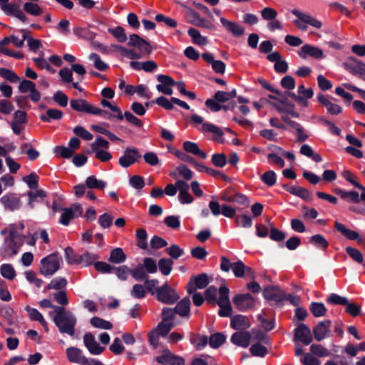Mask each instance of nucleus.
Instances as JSON below:
<instances>
[{
  "label": "nucleus",
  "instance_id": "obj_1",
  "mask_svg": "<svg viewBox=\"0 0 365 365\" xmlns=\"http://www.w3.org/2000/svg\"><path fill=\"white\" fill-rule=\"evenodd\" d=\"M39 305L42 308H51L53 309L55 314L52 319L60 333L67 334L71 336L75 334L77 319L71 311L67 310L64 307L53 304L48 299H43L40 301Z\"/></svg>",
  "mask_w": 365,
  "mask_h": 365
},
{
  "label": "nucleus",
  "instance_id": "obj_2",
  "mask_svg": "<svg viewBox=\"0 0 365 365\" xmlns=\"http://www.w3.org/2000/svg\"><path fill=\"white\" fill-rule=\"evenodd\" d=\"M60 269L59 257L57 252L48 255L40 262L39 272L45 277L53 275Z\"/></svg>",
  "mask_w": 365,
  "mask_h": 365
},
{
  "label": "nucleus",
  "instance_id": "obj_3",
  "mask_svg": "<svg viewBox=\"0 0 365 365\" xmlns=\"http://www.w3.org/2000/svg\"><path fill=\"white\" fill-rule=\"evenodd\" d=\"M155 294L157 299L165 304H174L180 297L177 291L173 289L168 282L157 287Z\"/></svg>",
  "mask_w": 365,
  "mask_h": 365
},
{
  "label": "nucleus",
  "instance_id": "obj_4",
  "mask_svg": "<svg viewBox=\"0 0 365 365\" xmlns=\"http://www.w3.org/2000/svg\"><path fill=\"white\" fill-rule=\"evenodd\" d=\"M68 360L71 363L81 365H104L101 361L95 359H88L83 355L82 350L78 347L70 346L66 350Z\"/></svg>",
  "mask_w": 365,
  "mask_h": 365
},
{
  "label": "nucleus",
  "instance_id": "obj_5",
  "mask_svg": "<svg viewBox=\"0 0 365 365\" xmlns=\"http://www.w3.org/2000/svg\"><path fill=\"white\" fill-rule=\"evenodd\" d=\"M70 106L73 110L78 112H83L96 115L108 114L107 110L96 108L90 104L86 100L82 98L71 99L70 101Z\"/></svg>",
  "mask_w": 365,
  "mask_h": 365
},
{
  "label": "nucleus",
  "instance_id": "obj_6",
  "mask_svg": "<svg viewBox=\"0 0 365 365\" xmlns=\"http://www.w3.org/2000/svg\"><path fill=\"white\" fill-rule=\"evenodd\" d=\"M209 208L213 215L217 216L220 214H222L228 218L234 217L237 210H242L240 208L236 209L234 207L226 204L220 205L219 202L215 200H212L209 202Z\"/></svg>",
  "mask_w": 365,
  "mask_h": 365
},
{
  "label": "nucleus",
  "instance_id": "obj_7",
  "mask_svg": "<svg viewBox=\"0 0 365 365\" xmlns=\"http://www.w3.org/2000/svg\"><path fill=\"white\" fill-rule=\"evenodd\" d=\"M142 155L139 150L135 147H128L125 149L123 155L119 158V165L127 168L138 162Z\"/></svg>",
  "mask_w": 365,
  "mask_h": 365
},
{
  "label": "nucleus",
  "instance_id": "obj_8",
  "mask_svg": "<svg viewBox=\"0 0 365 365\" xmlns=\"http://www.w3.org/2000/svg\"><path fill=\"white\" fill-rule=\"evenodd\" d=\"M361 191L359 195V192L355 190L346 191L341 188H336L334 192L341 199L346 200L349 202L359 203L361 200L365 202V187L361 185L358 188Z\"/></svg>",
  "mask_w": 365,
  "mask_h": 365
},
{
  "label": "nucleus",
  "instance_id": "obj_9",
  "mask_svg": "<svg viewBox=\"0 0 365 365\" xmlns=\"http://www.w3.org/2000/svg\"><path fill=\"white\" fill-rule=\"evenodd\" d=\"M232 302L240 312H246L255 305V299L250 294H238L232 298Z\"/></svg>",
  "mask_w": 365,
  "mask_h": 365
},
{
  "label": "nucleus",
  "instance_id": "obj_10",
  "mask_svg": "<svg viewBox=\"0 0 365 365\" xmlns=\"http://www.w3.org/2000/svg\"><path fill=\"white\" fill-rule=\"evenodd\" d=\"M318 101L324 107H326L327 112L330 115H337L342 112V108L332 101H337V100L331 96H325L323 93H319L317 96Z\"/></svg>",
  "mask_w": 365,
  "mask_h": 365
},
{
  "label": "nucleus",
  "instance_id": "obj_11",
  "mask_svg": "<svg viewBox=\"0 0 365 365\" xmlns=\"http://www.w3.org/2000/svg\"><path fill=\"white\" fill-rule=\"evenodd\" d=\"M128 46L138 48L143 55L149 56L152 53V46L137 34H130Z\"/></svg>",
  "mask_w": 365,
  "mask_h": 365
},
{
  "label": "nucleus",
  "instance_id": "obj_12",
  "mask_svg": "<svg viewBox=\"0 0 365 365\" xmlns=\"http://www.w3.org/2000/svg\"><path fill=\"white\" fill-rule=\"evenodd\" d=\"M156 361L164 365H184L185 359L182 356L173 354L169 349L163 351L161 355L156 357Z\"/></svg>",
  "mask_w": 365,
  "mask_h": 365
},
{
  "label": "nucleus",
  "instance_id": "obj_13",
  "mask_svg": "<svg viewBox=\"0 0 365 365\" xmlns=\"http://www.w3.org/2000/svg\"><path fill=\"white\" fill-rule=\"evenodd\" d=\"M294 341H300L304 345L307 346L313 341V336L308 326L301 323L294 329Z\"/></svg>",
  "mask_w": 365,
  "mask_h": 365
},
{
  "label": "nucleus",
  "instance_id": "obj_14",
  "mask_svg": "<svg viewBox=\"0 0 365 365\" xmlns=\"http://www.w3.org/2000/svg\"><path fill=\"white\" fill-rule=\"evenodd\" d=\"M83 344L88 351L93 355H99L106 349L104 346H100L94 335L91 332H86L83 335Z\"/></svg>",
  "mask_w": 365,
  "mask_h": 365
},
{
  "label": "nucleus",
  "instance_id": "obj_15",
  "mask_svg": "<svg viewBox=\"0 0 365 365\" xmlns=\"http://www.w3.org/2000/svg\"><path fill=\"white\" fill-rule=\"evenodd\" d=\"M344 66L353 75L365 76V63L359 61L355 57H349L348 60L344 63Z\"/></svg>",
  "mask_w": 365,
  "mask_h": 365
},
{
  "label": "nucleus",
  "instance_id": "obj_16",
  "mask_svg": "<svg viewBox=\"0 0 365 365\" xmlns=\"http://www.w3.org/2000/svg\"><path fill=\"white\" fill-rule=\"evenodd\" d=\"M284 292L277 286H267L263 290V297L268 301H273L276 304L283 302Z\"/></svg>",
  "mask_w": 365,
  "mask_h": 365
},
{
  "label": "nucleus",
  "instance_id": "obj_17",
  "mask_svg": "<svg viewBox=\"0 0 365 365\" xmlns=\"http://www.w3.org/2000/svg\"><path fill=\"white\" fill-rule=\"evenodd\" d=\"M298 55L303 59H306L308 56L315 59L324 58V52L320 48L310 44L302 46L298 51Z\"/></svg>",
  "mask_w": 365,
  "mask_h": 365
},
{
  "label": "nucleus",
  "instance_id": "obj_18",
  "mask_svg": "<svg viewBox=\"0 0 365 365\" xmlns=\"http://www.w3.org/2000/svg\"><path fill=\"white\" fill-rule=\"evenodd\" d=\"M0 202L4 205L5 210L14 211L20 209L21 201L15 193H9L0 198Z\"/></svg>",
  "mask_w": 365,
  "mask_h": 365
},
{
  "label": "nucleus",
  "instance_id": "obj_19",
  "mask_svg": "<svg viewBox=\"0 0 365 365\" xmlns=\"http://www.w3.org/2000/svg\"><path fill=\"white\" fill-rule=\"evenodd\" d=\"M157 80L160 84L156 86V88L159 92L163 94L170 96L173 94V89L170 86H173L175 81L169 76L160 74L157 76Z\"/></svg>",
  "mask_w": 365,
  "mask_h": 365
},
{
  "label": "nucleus",
  "instance_id": "obj_20",
  "mask_svg": "<svg viewBox=\"0 0 365 365\" xmlns=\"http://www.w3.org/2000/svg\"><path fill=\"white\" fill-rule=\"evenodd\" d=\"M282 187L290 194L297 196L305 201L311 202L313 200L312 192L307 188L299 186H289L287 184H283Z\"/></svg>",
  "mask_w": 365,
  "mask_h": 365
},
{
  "label": "nucleus",
  "instance_id": "obj_21",
  "mask_svg": "<svg viewBox=\"0 0 365 365\" xmlns=\"http://www.w3.org/2000/svg\"><path fill=\"white\" fill-rule=\"evenodd\" d=\"M1 9L8 16H14L23 23L27 21V17L20 9V6L15 3H9L7 5H2Z\"/></svg>",
  "mask_w": 365,
  "mask_h": 365
},
{
  "label": "nucleus",
  "instance_id": "obj_22",
  "mask_svg": "<svg viewBox=\"0 0 365 365\" xmlns=\"http://www.w3.org/2000/svg\"><path fill=\"white\" fill-rule=\"evenodd\" d=\"M220 21L225 29L234 36L238 37L244 34L245 28L238 23L230 21L224 17H221Z\"/></svg>",
  "mask_w": 365,
  "mask_h": 365
},
{
  "label": "nucleus",
  "instance_id": "obj_23",
  "mask_svg": "<svg viewBox=\"0 0 365 365\" xmlns=\"http://www.w3.org/2000/svg\"><path fill=\"white\" fill-rule=\"evenodd\" d=\"M251 334L249 331H239L235 332L231 336V342L235 345L247 348L249 346Z\"/></svg>",
  "mask_w": 365,
  "mask_h": 365
},
{
  "label": "nucleus",
  "instance_id": "obj_24",
  "mask_svg": "<svg viewBox=\"0 0 365 365\" xmlns=\"http://www.w3.org/2000/svg\"><path fill=\"white\" fill-rule=\"evenodd\" d=\"M331 323L330 320L321 321L313 328V335L317 341H321L326 338Z\"/></svg>",
  "mask_w": 365,
  "mask_h": 365
},
{
  "label": "nucleus",
  "instance_id": "obj_25",
  "mask_svg": "<svg viewBox=\"0 0 365 365\" xmlns=\"http://www.w3.org/2000/svg\"><path fill=\"white\" fill-rule=\"evenodd\" d=\"M130 66L135 70L140 71L143 70L145 72H153L158 68V64L154 61H147L144 62L139 61H130Z\"/></svg>",
  "mask_w": 365,
  "mask_h": 365
},
{
  "label": "nucleus",
  "instance_id": "obj_26",
  "mask_svg": "<svg viewBox=\"0 0 365 365\" xmlns=\"http://www.w3.org/2000/svg\"><path fill=\"white\" fill-rule=\"evenodd\" d=\"M334 227L347 239L350 240H356L358 243L361 242V239L360 238L359 233L356 231L346 228L342 223L335 222Z\"/></svg>",
  "mask_w": 365,
  "mask_h": 365
},
{
  "label": "nucleus",
  "instance_id": "obj_27",
  "mask_svg": "<svg viewBox=\"0 0 365 365\" xmlns=\"http://www.w3.org/2000/svg\"><path fill=\"white\" fill-rule=\"evenodd\" d=\"M230 326L235 330L246 329L250 327V323L245 316L237 314L231 318Z\"/></svg>",
  "mask_w": 365,
  "mask_h": 365
},
{
  "label": "nucleus",
  "instance_id": "obj_28",
  "mask_svg": "<svg viewBox=\"0 0 365 365\" xmlns=\"http://www.w3.org/2000/svg\"><path fill=\"white\" fill-rule=\"evenodd\" d=\"M176 314L182 317H188L190 312V299L186 297L178 302L174 308Z\"/></svg>",
  "mask_w": 365,
  "mask_h": 365
},
{
  "label": "nucleus",
  "instance_id": "obj_29",
  "mask_svg": "<svg viewBox=\"0 0 365 365\" xmlns=\"http://www.w3.org/2000/svg\"><path fill=\"white\" fill-rule=\"evenodd\" d=\"M19 247L20 245L17 244L16 241L5 239L4 244L1 247L0 252L1 254L11 257L17 255L19 252Z\"/></svg>",
  "mask_w": 365,
  "mask_h": 365
},
{
  "label": "nucleus",
  "instance_id": "obj_30",
  "mask_svg": "<svg viewBox=\"0 0 365 365\" xmlns=\"http://www.w3.org/2000/svg\"><path fill=\"white\" fill-rule=\"evenodd\" d=\"M202 132H210L215 134L213 140L219 143H223L224 140L222 139V136L224 135L223 131L217 125L212 124L210 123H203L202 128L200 129Z\"/></svg>",
  "mask_w": 365,
  "mask_h": 365
},
{
  "label": "nucleus",
  "instance_id": "obj_31",
  "mask_svg": "<svg viewBox=\"0 0 365 365\" xmlns=\"http://www.w3.org/2000/svg\"><path fill=\"white\" fill-rule=\"evenodd\" d=\"M63 113L61 110L56 108H48L46 113L41 114L39 118L43 122L50 123L51 120H61Z\"/></svg>",
  "mask_w": 365,
  "mask_h": 365
},
{
  "label": "nucleus",
  "instance_id": "obj_32",
  "mask_svg": "<svg viewBox=\"0 0 365 365\" xmlns=\"http://www.w3.org/2000/svg\"><path fill=\"white\" fill-rule=\"evenodd\" d=\"M111 47L115 50L120 51V54L129 59H140L142 58L143 54L141 53H137L133 49H128L118 44H112Z\"/></svg>",
  "mask_w": 365,
  "mask_h": 365
},
{
  "label": "nucleus",
  "instance_id": "obj_33",
  "mask_svg": "<svg viewBox=\"0 0 365 365\" xmlns=\"http://www.w3.org/2000/svg\"><path fill=\"white\" fill-rule=\"evenodd\" d=\"M108 260L110 263L120 264L126 260V255L121 248L117 247L111 250Z\"/></svg>",
  "mask_w": 365,
  "mask_h": 365
},
{
  "label": "nucleus",
  "instance_id": "obj_34",
  "mask_svg": "<svg viewBox=\"0 0 365 365\" xmlns=\"http://www.w3.org/2000/svg\"><path fill=\"white\" fill-rule=\"evenodd\" d=\"M309 243L318 249L326 250L329 247V242L326 238L320 235L317 234L309 237Z\"/></svg>",
  "mask_w": 365,
  "mask_h": 365
},
{
  "label": "nucleus",
  "instance_id": "obj_35",
  "mask_svg": "<svg viewBox=\"0 0 365 365\" xmlns=\"http://www.w3.org/2000/svg\"><path fill=\"white\" fill-rule=\"evenodd\" d=\"M309 310L312 315L315 317H321L325 316L327 309L322 302H313L309 305Z\"/></svg>",
  "mask_w": 365,
  "mask_h": 365
},
{
  "label": "nucleus",
  "instance_id": "obj_36",
  "mask_svg": "<svg viewBox=\"0 0 365 365\" xmlns=\"http://www.w3.org/2000/svg\"><path fill=\"white\" fill-rule=\"evenodd\" d=\"M187 34L192 38L193 43L200 46H204L207 43V38L201 36L197 29L190 28L187 31Z\"/></svg>",
  "mask_w": 365,
  "mask_h": 365
},
{
  "label": "nucleus",
  "instance_id": "obj_37",
  "mask_svg": "<svg viewBox=\"0 0 365 365\" xmlns=\"http://www.w3.org/2000/svg\"><path fill=\"white\" fill-rule=\"evenodd\" d=\"M226 340V336L220 332H217L213 334H212L209 339V345L212 349H217L220 346H221Z\"/></svg>",
  "mask_w": 365,
  "mask_h": 365
},
{
  "label": "nucleus",
  "instance_id": "obj_38",
  "mask_svg": "<svg viewBox=\"0 0 365 365\" xmlns=\"http://www.w3.org/2000/svg\"><path fill=\"white\" fill-rule=\"evenodd\" d=\"M86 185L89 189L103 190L106 182L102 180H98L95 175H91L86 178Z\"/></svg>",
  "mask_w": 365,
  "mask_h": 365
},
{
  "label": "nucleus",
  "instance_id": "obj_39",
  "mask_svg": "<svg viewBox=\"0 0 365 365\" xmlns=\"http://www.w3.org/2000/svg\"><path fill=\"white\" fill-rule=\"evenodd\" d=\"M98 259H99V256L98 255L92 254L86 251L80 255L78 264H81L84 266H90L91 264L94 265V263L96 262V260Z\"/></svg>",
  "mask_w": 365,
  "mask_h": 365
},
{
  "label": "nucleus",
  "instance_id": "obj_40",
  "mask_svg": "<svg viewBox=\"0 0 365 365\" xmlns=\"http://www.w3.org/2000/svg\"><path fill=\"white\" fill-rule=\"evenodd\" d=\"M91 324L95 327L102 329H111L113 328V324L109 321L105 320L98 317H93L90 319Z\"/></svg>",
  "mask_w": 365,
  "mask_h": 365
},
{
  "label": "nucleus",
  "instance_id": "obj_41",
  "mask_svg": "<svg viewBox=\"0 0 365 365\" xmlns=\"http://www.w3.org/2000/svg\"><path fill=\"white\" fill-rule=\"evenodd\" d=\"M173 261L172 259L162 258L158 261V267L160 272L165 275H169L172 271Z\"/></svg>",
  "mask_w": 365,
  "mask_h": 365
},
{
  "label": "nucleus",
  "instance_id": "obj_42",
  "mask_svg": "<svg viewBox=\"0 0 365 365\" xmlns=\"http://www.w3.org/2000/svg\"><path fill=\"white\" fill-rule=\"evenodd\" d=\"M235 222L237 226L243 228H250L252 226V217L245 214L237 215L235 217Z\"/></svg>",
  "mask_w": 365,
  "mask_h": 365
},
{
  "label": "nucleus",
  "instance_id": "obj_43",
  "mask_svg": "<svg viewBox=\"0 0 365 365\" xmlns=\"http://www.w3.org/2000/svg\"><path fill=\"white\" fill-rule=\"evenodd\" d=\"M108 31L120 43L125 42L127 40L125 29L122 26H118L115 28H109Z\"/></svg>",
  "mask_w": 365,
  "mask_h": 365
},
{
  "label": "nucleus",
  "instance_id": "obj_44",
  "mask_svg": "<svg viewBox=\"0 0 365 365\" xmlns=\"http://www.w3.org/2000/svg\"><path fill=\"white\" fill-rule=\"evenodd\" d=\"M345 250L353 260L359 264H361L365 267L363 255L358 249L352 247H346Z\"/></svg>",
  "mask_w": 365,
  "mask_h": 365
},
{
  "label": "nucleus",
  "instance_id": "obj_45",
  "mask_svg": "<svg viewBox=\"0 0 365 365\" xmlns=\"http://www.w3.org/2000/svg\"><path fill=\"white\" fill-rule=\"evenodd\" d=\"M68 284V282L64 277H56L53 279L51 282L47 285L46 289H56L61 290L65 288Z\"/></svg>",
  "mask_w": 365,
  "mask_h": 365
},
{
  "label": "nucleus",
  "instance_id": "obj_46",
  "mask_svg": "<svg viewBox=\"0 0 365 365\" xmlns=\"http://www.w3.org/2000/svg\"><path fill=\"white\" fill-rule=\"evenodd\" d=\"M269 225L270 226V233H269V237L272 240L275 242H282L283 241L286 235L282 231L279 230V229L273 227L272 223L270 222L269 220H267Z\"/></svg>",
  "mask_w": 365,
  "mask_h": 365
},
{
  "label": "nucleus",
  "instance_id": "obj_47",
  "mask_svg": "<svg viewBox=\"0 0 365 365\" xmlns=\"http://www.w3.org/2000/svg\"><path fill=\"white\" fill-rule=\"evenodd\" d=\"M130 274L137 281H145L148 278V275L141 264H138L135 269H130Z\"/></svg>",
  "mask_w": 365,
  "mask_h": 365
},
{
  "label": "nucleus",
  "instance_id": "obj_48",
  "mask_svg": "<svg viewBox=\"0 0 365 365\" xmlns=\"http://www.w3.org/2000/svg\"><path fill=\"white\" fill-rule=\"evenodd\" d=\"M0 76L13 83L20 81L15 72L6 68H0Z\"/></svg>",
  "mask_w": 365,
  "mask_h": 365
},
{
  "label": "nucleus",
  "instance_id": "obj_49",
  "mask_svg": "<svg viewBox=\"0 0 365 365\" xmlns=\"http://www.w3.org/2000/svg\"><path fill=\"white\" fill-rule=\"evenodd\" d=\"M1 274L3 277L12 280L16 277V272L11 264H3L0 267Z\"/></svg>",
  "mask_w": 365,
  "mask_h": 365
},
{
  "label": "nucleus",
  "instance_id": "obj_50",
  "mask_svg": "<svg viewBox=\"0 0 365 365\" xmlns=\"http://www.w3.org/2000/svg\"><path fill=\"white\" fill-rule=\"evenodd\" d=\"M192 281L195 283V286L197 287V289H204L207 287L209 284L208 276L205 273H202L196 277H191Z\"/></svg>",
  "mask_w": 365,
  "mask_h": 365
},
{
  "label": "nucleus",
  "instance_id": "obj_51",
  "mask_svg": "<svg viewBox=\"0 0 365 365\" xmlns=\"http://www.w3.org/2000/svg\"><path fill=\"white\" fill-rule=\"evenodd\" d=\"M251 354L254 356L264 357L268 352L267 347L257 342L250 348Z\"/></svg>",
  "mask_w": 365,
  "mask_h": 365
},
{
  "label": "nucleus",
  "instance_id": "obj_52",
  "mask_svg": "<svg viewBox=\"0 0 365 365\" xmlns=\"http://www.w3.org/2000/svg\"><path fill=\"white\" fill-rule=\"evenodd\" d=\"M190 341L192 344L195 345V347L197 350H202L204 347L206 346L208 341V338L206 336L197 334L193 338L190 339Z\"/></svg>",
  "mask_w": 365,
  "mask_h": 365
},
{
  "label": "nucleus",
  "instance_id": "obj_53",
  "mask_svg": "<svg viewBox=\"0 0 365 365\" xmlns=\"http://www.w3.org/2000/svg\"><path fill=\"white\" fill-rule=\"evenodd\" d=\"M63 213L61 215L59 223L62 224L63 225L67 226L69 225L70 221L74 218L75 214L73 213V210L71 208H63Z\"/></svg>",
  "mask_w": 365,
  "mask_h": 365
},
{
  "label": "nucleus",
  "instance_id": "obj_54",
  "mask_svg": "<svg viewBox=\"0 0 365 365\" xmlns=\"http://www.w3.org/2000/svg\"><path fill=\"white\" fill-rule=\"evenodd\" d=\"M66 261L71 264H78L80 255L75 253L73 249L67 247L64 249Z\"/></svg>",
  "mask_w": 365,
  "mask_h": 365
},
{
  "label": "nucleus",
  "instance_id": "obj_55",
  "mask_svg": "<svg viewBox=\"0 0 365 365\" xmlns=\"http://www.w3.org/2000/svg\"><path fill=\"white\" fill-rule=\"evenodd\" d=\"M24 10L33 16H40L43 13L42 9L38 4L32 2L25 3Z\"/></svg>",
  "mask_w": 365,
  "mask_h": 365
},
{
  "label": "nucleus",
  "instance_id": "obj_56",
  "mask_svg": "<svg viewBox=\"0 0 365 365\" xmlns=\"http://www.w3.org/2000/svg\"><path fill=\"white\" fill-rule=\"evenodd\" d=\"M91 148L93 153H95L96 158L102 162H107L112 158L111 154L104 150L96 148V146L91 145Z\"/></svg>",
  "mask_w": 365,
  "mask_h": 365
},
{
  "label": "nucleus",
  "instance_id": "obj_57",
  "mask_svg": "<svg viewBox=\"0 0 365 365\" xmlns=\"http://www.w3.org/2000/svg\"><path fill=\"white\" fill-rule=\"evenodd\" d=\"M27 195L29 197L28 205L31 208L33 209L34 207V202L36 200L38 197L43 199L45 197H46V193L43 190H38L36 192L29 191L27 192Z\"/></svg>",
  "mask_w": 365,
  "mask_h": 365
},
{
  "label": "nucleus",
  "instance_id": "obj_58",
  "mask_svg": "<svg viewBox=\"0 0 365 365\" xmlns=\"http://www.w3.org/2000/svg\"><path fill=\"white\" fill-rule=\"evenodd\" d=\"M39 178L35 173H31L29 175L23 178V180L28 185L29 187L31 190H36L38 187Z\"/></svg>",
  "mask_w": 365,
  "mask_h": 365
},
{
  "label": "nucleus",
  "instance_id": "obj_59",
  "mask_svg": "<svg viewBox=\"0 0 365 365\" xmlns=\"http://www.w3.org/2000/svg\"><path fill=\"white\" fill-rule=\"evenodd\" d=\"M211 162L215 167L223 168L227 163L226 155L224 153H214Z\"/></svg>",
  "mask_w": 365,
  "mask_h": 365
},
{
  "label": "nucleus",
  "instance_id": "obj_60",
  "mask_svg": "<svg viewBox=\"0 0 365 365\" xmlns=\"http://www.w3.org/2000/svg\"><path fill=\"white\" fill-rule=\"evenodd\" d=\"M95 269L103 274H109L114 271L115 266L110 265L105 262L98 261L94 263Z\"/></svg>",
  "mask_w": 365,
  "mask_h": 365
},
{
  "label": "nucleus",
  "instance_id": "obj_61",
  "mask_svg": "<svg viewBox=\"0 0 365 365\" xmlns=\"http://www.w3.org/2000/svg\"><path fill=\"white\" fill-rule=\"evenodd\" d=\"M310 351L313 355L319 357L328 356L329 351L328 349L322 346L321 344H314L310 346Z\"/></svg>",
  "mask_w": 365,
  "mask_h": 365
},
{
  "label": "nucleus",
  "instance_id": "obj_62",
  "mask_svg": "<svg viewBox=\"0 0 365 365\" xmlns=\"http://www.w3.org/2000/svg\"><path fill=\"white\" fill-rule=\"evenodd\" d=\"M217 288L212 285L205 291V298L208 304H217Z\"/></svg>",
  "mask_w": 365,
  "mask_h": 365
},
{
  "label": "nucleus",
  "instance_id": "obj_63",
  "mask_svg": "<svg viewBox=\"0 0 365 365\" xmlns=\"http://www.w3.org/2000/svg\"><path fill=\"white\" fill-rule=\"evenodd\" d=\"M217 304L220 307L218 314L222 317H230L232 312V307L230 302H218Z\"/></svg>",
  "mask_w": 365,
  "mask_h": 365
},
{
  "label": "nucleus",
  "instance_id": "obj_64",
  "mask_svg": "<svg viewBox=\"0 0 365 365\" xmlns=\"http://www.w3.org/2000/svg\"><path fill=\"white\" fill-rule=\"evenodd\" d=\"M261 180L268 186H273L277 181V175L273 170L266 171L261 176Z\"/></svg>",
  "mask_w": 365,
  "mask_h": 365
}]
</instances>
